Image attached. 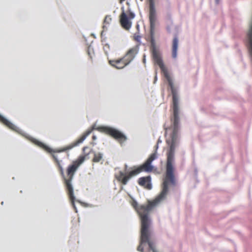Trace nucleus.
Listing matches in <instances>:
<instances>
[{
  "label": "nucleus",
  "mask_w": 252,
  "mask_h": 252,
  "mask_svg": "<svg viewBox=\"0 0 252 252\" xmlns=\"http://www.w3.org/2000/svg\"><path fill=\"white\" fill-rule=\"evenodd\" d=\"M218 0H216V1H217V2H218Z\"/></svg>",
  "instance_id": "22"
},
{
  "label": "nucleus",
  "mask_w": 252,
  "mask_h": 252,
  "mask_svg": "<svg viewBox=\"0 0 252 252\" xmlns=\"http://www.w3.org/2000/svg\"><path fill=\"white\" fill-rule=\"evenodd\" d=\"M93 129H96L100 132H104L117 140L120 143H123L126 140V137L118 129L109 126H101L96 128L93 127L92 129L87 130L86 132L80 137V143L82 142L85 139L86 137L91 134Z\"/></svg>",
  "instance_id": "5"
},
{
  "label": "nucleus",
  "mask_w": 252,
  "mask_h": 252,
  "mask_svg": "<svg viewBox=\"0 0 252 252\" xmlns=\"http://www.w3.org/2000/svg\"><path fill=\"white\" fill-rule=\"evenodd\" d=\"M157 20L156 11L154 3L149 4V21L150 29V51L154 62L159 66L164 76L167 80L170 88L172 95V109L173 113L179 114V98L177 89L175 88L172 78L167 68L164 65L161 53L159 49L156 46L154 38L155 29Z\"/></svg>",
  "instance_id": "2"
},
{
  "label": "nucleus",
  "mask_w": 252,
  "mask_h": 252,
  "mask_svg": "<svg viewBox=\"0 0 252 252\" xmlns=\"http://www.w3.org/2000/svg\"><path fill=\"white\" fill-rule=\"evenodd\" d=\"M111 21H112V18L110 16H109V15L106 16V17H105V19L104 20L103 27L106 26L107 25H109L110 23V22H111Z\"/></svg>",
  "instance_id": "14"
},
{
  "label": "nucleus",
  "mask_w": 252,
  "mask_h": 252,
  "mask_svg": "<svg viewBox=\"0 0 252 252\" xmlns=\"http://www.w3.org/2000/svg\"><path fill=\"white\" fill-rule=\"evenodd\" d=\"M133 39L136 41V42L138 43H140L141 42V36L139 35V32L135 33L133 35Z\"/></svg>",
  "instance_id": "16"
},
{
  "label": "nucleus",
  "mask_w": 252,
  "mask_h": 252,
  "mask_svg": "<svg viewBox=\"0 0 252 252\" xmlns=\"http://www.w3.org/2000/svg\"><path fill=\"white\" fill-rule=\"evenodd\" d=\"M102 158V155L100 153H96L94 155L93 158V161L95 162H99L101 160Z\"/></svg>",
  "instance_id": "13"
},
{
  "label": "nucleus",
  "mask_w": 252,
  "mask_h": 252,
  "mask_svg": "<svg viewBox=\"0 0 252 252\" xmlns=\"http://www.w3.org/2000/svg\"><path fill=\"white\" fill-rule=\"evenodd\" d=\"M149 0V4H151L152 3H154V0Z\"/></svg>",
  "instance_id": "18"
},
{
  "label": "nucleus",
  "mask_w": 252,
  "mask_h": 252,
  "mask_svg": "<svg viewBox=\"0 0 252 252\" xmlns=\"http://www.w3.org/2000/svg\"><path fill=\"white\" fill-rule=\"evenodd\" d=\"M127 15L123 12L120 16V22L122 27L126 30H129L131 27V20L135 17V14L130 10L127 11Z\"/></svg>",
  "instance_id": "7"
},
{
  "label": "nucleus",
  "mask_w": 252,
  "mask_h": 252,
  "mask_svg": "<svg viewBox=\"0 0 252 252\" xmlns=\"http://www.w3.org/2000/svg\"><path fill=\"white\" fill-rule=\"evenodd\" d=\"M138 250L139 251H141V252H143V248L141 246H139L138 247Z\"/></svg>",
  "instance_id": "17"
},
{
  "label": "nucleus",
  "mask_w": 252,
  "mask_h": 252,
  "mask_svg": "<svg viewBox=\"0 0 252 252\" xmlns=\"http://www.w3.org/2000/svg\"><path fill=\"white\" fill-rule=\"evenodd\" d=\"M171 119L172 125L165 129L166 132H169V138L166 139V143L169 146L166 152L165 173L161 184V191L159 194L153 201H149L147 205L138 206L137 202L133 200L132 206L136 210L141 220V243H147L153 252H157L154 247L153 243L150 241L152 235L151 229V220L149 218L150 211L157 205L164 200L169 191L170 188L176 185L174 175L175 171V147L179 130V114L173 113Z\"/></svg>",
  "instance_id": "1"
},
{
  "label": "nucleus",
  "mask_w": 252,
  "mask_h": 252,
  "mask_svg": "<svg viewBox=\"0 0 252 252\" xmlns=\"http://www.w3.org/2000/svg\"><path fill=\"white\" fill-rule=\"evenodd\" d=\"M0 122L12 130H15L17 128V127L14 124H13L1 115H0Z\"/></svg>",
  "instance_id": "10"
},
{
  "label": "nucleus",
  "mask_w": 252,
  "mask_h": 252,
  "mask_svg": "<svg viewBox=\"0 0 252 252\" xmlns=\"http://www.w3.org/2000/svg\"><path fill=\"white\" fill-rule=\"evenodd\" d=\"M158 148V145H157L156 146V150H157ZM157 158V150H156L155 152L152 154L142 165L136 167L126 174L121 171L118 174L115 175V178L117 181L120 182L122 185H126L130 178L137 175L141 172H152L154 168V166L152 165V162Z\"/></svg>",
  "instance_id": "4"
},
{
  "label": "nucleus",
  "mask_w": 252,
  "mask_h": 252,
  "mask_svg": "<svg viewBox=\"0 0 252 252\" xmlns=\"http://www.w3.org/2000/svg\"><path fill=\"white\" fill-rule=\"evenodd\" d=\"M103 50L106 54H108L111 51V47L108 43H105L103 46Z\"/></svg>",
  "instance_id": "15"
},
{
  "label": "nucleus",
  "mask_w": 252,
  "mask_h": 252,
  "mask_svg": "<svg viewBox=\"0 0 252 252\" xmlns=\"http://www.w3.org/2000/svg\"><path fill=\"white\" fill-rule=\"evenodd\" d=\"M138 52V47L130 49L122 58L116 60H109V64L114 67L121 69L127 65L134 59Z\"/></svg>",
  "instance_id": "6"
},
{
  "label": "nucleus",
  "mask_w": 252,
  "mask_h": 252,
  "mask_svg": "<svg viewBox=\"0 0 252 252\" xmlns=\"http://www.w3.org/2000/svg\"><path fill=\"white\" fill-rule=\"evenodd\" d=\"M120 0V2H122L123 1H124L125 0Z\"/></svg>",
  "instance_id": "20"
},
{
  "label": "nucleus",
  "mask_w": 252,
  "mask_h": 252,
  "mask_svg": "<svg viewBox=\"0 0 252 252\" xmlns=\"http://www.w3.org/2000/svg\"><path fill=\"white\" fill-rule=\"evenodd\" d=\"M87 53L91 60H93L95 57L94 50L91 46L88 47Z\"/></svg>",
  "instance_id": "12"
},
{
  "label": "nucleus",
  "mask_w": 252,
  "mask_h": 252,
  "mask_svg": "<svg viewBox=\"0 0 252 252\" xmlns=\"http://www.w3.org/2000/svg\"><path fill=\"white\" fill-rule=\"evenodd\" d=\"M35 143L37 145L43 148L46 151L51 154V156L55 162L60 173L63 179L71 205L73 207L75 212L77 213V208L75 205V198L73 193V189L71 185V181L75 173L79 167V159H76L75 161H73L71 164L68 165L66 168L65 172H64L63 169L61 164L60 161L58 158V156L56 155V153L68 150L76 146L79 143V139H77L74 143H71L60 150H53L38 141L36 140Z\"/></svg>",
  "instance_id": "3"
},
{
  "label": "nucleus",
  "mask_w": 252,
  "mask_h": 252,
  "mask_svg": "<svg viewBox=\"0 0 252 252\" xmlns=\"http://www.w3.org/2000/svg\"><path fill=\"white\" fill-rule=\"evenodd\" d=\"M80 204H82V202L81 201L79 202Z\"/></svg>",
  "instance_id": "21"
},
{
  "label": "nucleus",
  "mask_w": 252,
  "mask_h": 252,
  "mask_svg": "<svg viewBox=\"0 0 252 252\" xmlns=\"http://www.w3.org/2000/svg\"><path fill=\"white\" fill-rule=\"evenodd\" d=\"M138 184L148 189H152L151 178L150 176L140 177L138 180Z\"/></svg>",
  "instance_id": "8"
},
{
  "label": "nucleus",
  "mask_w": 252,
  "mask_h": 252,
  "mask_svg": "<svg viewBox=\"0 0 252 252\" xmlns=\"http://www.w3.org/2000/svg\"><path fill=\"white\" fill-rule=\"evenodd\" d=\"M178 47V39L176 36L174 37L172 46V57L176 59L177 56V49Z\"/></svg>",
  "instance_id": "9"
},
{
  "label": "nucleus",
  "mask_w": 252,
  "mask_h": 252,
  "mask_svg": "<svg viewBox=\"0 0 252 252\" xmlns=\"http://www.w3.org/2000/svg\"><path fill=\"white\" fill-rule=\"evenodd\" d=\"M91 149L89 147H85L83 149V155L80 156V164H81L85 160L90 158L89 155L91 152Z\"/></svg>",
  "instance_id": "11"
},
{
  "label": "nucleus",
  "mask_w": 252,
  "mask_h": 252,
  "mask_svg": "<svg viewBox=\"0 0 252 252\" xmlns=\"http://www.w3.org/2000/svg\"><path fill=\"white\" fill-rule=\"evenodd\" d=\"M93 139H95V138H96L95 136L94 135V136H93Z\"/></svg>",
  "instance_id": "19"
}]
</instances>
